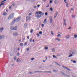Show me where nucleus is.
<instances>
[{"label": "nucleus", "instance_id": "nucleus-17", "mask_svg": "<svg viewBox=\"0 0 77 77\" xmlns=\"http://www.w3.org/2000/svg\"><path fill=\"white\" fill-rule=\"evenodd\" d=\"M45 50H48V48L47 47H45Z\"/></svg>", "mask_w": 77, "mask_h": 77}, {"label": "nucleus", "instance_id": "nucleus-59", "mask_svg": "<svg viewBox=\"0 0 77 77\" xmlns=\"http://www.w3.org/2000/svg\"><path fill=\"white\" fill-rule=\"evenodd\" d=\"M17 54H18V55H19V54H20V53H17Z\"/></svg>", "mask_w": 77, "mask_h": 77}, {"label": "nucleus", "instance_id": "nucleus-35", "mask_svg": "<svg viewBox=\"0 0 77 77\" xmlns=\"http://www.w3.org/2000/svg\"><path fill=\"white\" fill-rule=\"evenodd\" d=\"M52 50L53 52H54L55 51H54V49H52Z\"/></svg>", "mask_w": 77, "mask_h": 77}, {"label": "nucleus", "instance_id": "nucleus-52", "mask_svg": "<svg viewBox=\"0 0 77 77\" xmlns=\"http://www.w3.org/2000/svg\"><path fill=\"white\" fill-rule=\"evenodd\" d=\"M35 42V40L34 39H33L32 41V42Z\"/></svg>", "mask_w": 77, "mask_h": 77}, {"label": "nucleus", "instance_id": "nucleus-1", "mask_svg": "<svg viewBox=\"0 0 77 77\" xmlns=\"http://www.w3.org/2000/svg\"><path fill=\"white\" fill-rule=\"evenodd\" d=\"M44 14V13H42V12L41 11H37L35 14V15L37 17L40 18L41 17L43 16Z\"/></svg>", "mask_w": 77, "mask_h": 77}, {"label": "nucleus", "instance_id": "nucleus-47", "mask_svg": "<svg viewBox=\"0 0 77 77\" xmlns=\"http://www.w3.org/2000/svg\"><path fill=\"white\" fill-rule=\"evenodd\" d=\"M11 6H9V9H11Z\"/></svg>", "mask_w": 77, "mask_h": 77}, {"label": "nucleus", "instance_id": "nucleus-29", "mask_svg": "<svg viewBox=\"0 0 77 77\" xmlns=\"http://www.w3.org/2000/svg\"><path fill=\"white\" fill-rule=\"evenodd\" d=\"M72 18H74L75 17V16L72 15Z\"/></svg>", "mask_w": 77, "mask_h": 77}, {"label": "nucleus", "instance_id": "nucleus-55", "mask_svg": "<svg viewBox=\"0 0 77 77\" xmlns=\"http://www.w3.org/2000/svg\"><path fill=\"white\" fill-rule=\"evenodd\" d=\"M40 6V5H38V8H39V7Z\"/></svg>", "mask_w": 77, "mask_h": 77}, {"label": "nucleus", "instance_id": "nucleus-60", "mask_svg": "<svg viewBox=\"0 0 77 77\" xmlns=\"http://www.w3.org/2000/svg\"><path fill=\"white\" fill-rule=\"evenodd\" d=\"M34 8H36V6H35V7H34Z\"/></svg>", "mask_w": 77, "mask_h": 77}, {"label": "nucleus", "instance_id": "nucleus-15", "mask_svg": "<svg viewBox=\"0 0 77 77\" xmlns=\"http://www.w3.org/2000/svg\"><path fill=\"white\" fill-rule=\"evenodd\" d=\"M66 38H67L68 39H69V35L66 36Z\"/></svg>", "mask_w": 77, "mask_h": 77}, {"label": "nucleus", "instance_id": "nucleus-54", "mask_svg": "<svg viewBox=\"0 0 77 77\" xmlns=\"http://www.w3.org/2000/svg\"><path fill=\"white\" fill-rule=\"evenodd\" d=\"M5 1H2V2H1V3H3V2H4Z\"/></svg>", "mask_w": 77, "mask_h": 77}, {"label": "nucleus", "instance_id": "nucleus-30", "mask_svg": "<svg viewBox=\"0 0 77 77\" xmlns=\"http://www.w3.org/2000/svg\"><path fill=\"white\" fill-rule=\"evenodd\" d=\"M42 31L40 32H39V34H42Z\"/></svg>", "mask_w": 77, "mask_h": 77}, {"label": "nucleus", "instance_id": "nucleus-49", "mask_svg": "<svg viewBox=\"0 0 77 77\" xmlns=\"http://www.w3.org/2000/svg\"><path fill=\"white\" fill-rule=\"evenodd\" d=\"M27 39H29V36H28L27 37Z\"/></svg>", "mask_w": 77, "mask_h": 77}, {"label": "nucleus", "instance_id": "nucleus-5", "mask_svg": "<svg viewBox=\"0 0 77 77\" xmlns=\"http://www.w3.org/2000/svg\"><path fill=\"white\" fill-rule=\"evenodd\" d=\"M49 19L50 20V23H52V24H53V17L52 16H50L49 17Z\"/></svg>", "mask_w": 77, "mask_h": 77}, {"label": "nucleus", "instance_id": "nucleus-39", "mask_svg": "<svg viewBox=\"0 0 77 77\" xmlns=\"http://www.w3.org/2000/svg\"><path fill=\"white\" fill-rule=\"evenodd\" d=\"M64 25H65V26H66V22H64Z\"/></svg>", "mask_w": 77, "mask_h": 77}, {"label": "nucleus", "instance_id": "nucleus-38", "mask_svg": "<svg viewBox=\"0 0 77 77\" xmlns=\"http://www.w3.org/2000/svg\"><path fill=\"white\" fill-rule=\"evenodd\" d=\"M12 6H15V4H14V3L13 4H12Z\"/></svg>", "mask_w": 77, "mask_h": 77}, {"label": "nucleus", "instance_id": "nucleus-14", "mask_svg": "<svg viewBox=\"0 0 77 77\" xmlns=\"http://www.w3.org/2000/svg\"><path fill=\"white\" fill-rule=\"evenodd\" d=\"M20 61L21 60L19 59H18L17 60V62H20Z\"/></svg>", "mask_w": 77, "mask_h": 77}, {"label": "nucleus", "instance_id": "nucleus-46", "mask_svg": "<svg viewBox=\"0 0 77 77\" xmlns=\"http://www.w3.org/2000/svg\"><path fill=\"white\" fill-rule=\"evenodd\" d=\"M27 51H29V48H27Z\"/></svg>", "mask_w": 77, "mask_h": 77}, {"label": "nucleus", "instance_id": "nucleus-63", "mask_svg": "<svg viewBox=\"0 0 77 77\" xmlns=\"http://www.w3.org/2000/svg\"><path fill=\"white\" fill-rule=\"evenodd\" d=\"M1 4H0V8H1Z\"/></svg>", "mask_w": 77, "mask_h": 77}, {"label": "nucleus", "instance_id": "nucleus-64", "mask_svg": "<svg viewBox=\"0 0 77 77\" xmlns=\"http://www.w3.org/2000/svg\"><path fill=\"white\" fill-rule=\"evenodd\" d=\"M23 40H25V38H23Z\"/></svg>", "mask_w": 77, "mask_h": 77}, {"label": "nucleus", "instance_id": "nucleus-2", "mask_svg": "<svg viewBox=\"0 0 77 77\" xmlns=\"http://www.w3.org/2000/svg\"><path fill=\"white\" fill-rule=\"evenodd\" d=\"M14 13H12L9 16L8 18V19L11 20V19H12V18L14 17Z\"/></svg>", "mask_w": 77, "mask_h": 77}, {"label": "nucleus", "instance_id": "nucleus-18", "mask_svg": "<svg viewBox=\"0 0 77 77\" xmlns=\"http://www.w3.org/2000/svg\"><path fill=\"white\" fill-rule=\"evenodd\" d=\"M74 37L75 38H77V35L76 34H75L74 35Z\"/></svg>", "mask_w": 77, "mask_h": 77}, {"label": "nucleus", "instance_id": "nucleus-31", "mask_svg": "<svg viewBox=\"0 0 77 77\" xmlns=\"http://www.w3.org/2000/svg\"><path fill=\"white\" fill-rule=\"evenodd\" d=\"M59 36H61V35H60V34H58L57 35V37H59Z\"/></svg>", "mask_w": 77, "mask_h": 77}, {"label": "nucleus", "instance_id": "nucleus-20", "mask_svg": "<svg viewBox=\"0 0 77 77\" xmlns=\"http://www.w3.org/2000/svg\"><path fill=\"white\" fill-rule=\"evenodd\" d=\"M33 29H31L30 31V33H33Z\"/></svg>", "mask_w": 77, "mask_h": 77}, {"label": "nucleus", "instance_id": "nucleus-45", "mask_svg": "<svg viewBox=\"0 0 77 77\" xmlns=\"http://www.w3.org/2000/svg\"><path fill=\"white\" fill-rule=\"evenodd\" d=\"M56 63L57 64V65H59V66H60V65L59 64H58V63Z\"/></svg>", "mask_w": 77, "mask_h": 77}, {"label": "nucleus", "instance_id": "nucleus-34", "mask_svg": "<svg viewBox=\"0 0 77 77\" xmlns=\"http://www.w3.org/2000/svg\"><path fill=\"white\" fill-rule=\"evenodd\" d=\"M51 34H52V35H54V34L53 33V31H52L51 32Z\"/></svg>", "mask_w": 77, "mask_h": 77}, {"label": "nucleus", "instance_id": "nucleus-10", "mask_svg": "<svg viewBox=\"0 0 77 77\" xmlns=\"http://www.w3.org/2000/svg\"><path fill=\"white\" fill-rule=\"evenodd\" d=\"M58 14V13L57 12L56 14H55L54 15V18H56V17L57 16Z\"/></svg>", "mask_w": 77, "mask_h": 77}, {"label": "nucleus", "instance_id": "nucleus-33", "mask_svg": "<svg viewBox=\"0 0 77 77\" xmlns=\"http://www.w3.org/2000/svg\"><path fill=\"white\" fill-rule=\"evenodd\" d=\"M48 15V13L47 12L45 13V15Z\"/></svg>", "mask_w": 77, "mask_h": 77}, {"label": "nucleus", "instance_id": "nucleus-26", "mask_svg": "<svg viewBox=\"0 0 77 77\" xmlns=\"http://www.w3.org/2000/svg\"><path fill=\"white\" fill-rule=\"evenodd\" d=\"M27 42H26L25 44H24V45H27Z\"/></svg>", "mask_w": 77, "mask_h": 77}, {"label": "nucleus", "instance_id": "nucleus-23", "mask_svg": "<svg viewBox=\"0 0 77 77\" xmlns=\"http://www.w3.org/2000/svg\"><path fill=\"white\" fill-rule=\"evenodd\" d=\"M55 39L56 40H57V41H61L60 39H58V38H56Z\"/></svg>", "mask_w": 77, "mask_h": 77}, {"label": "nucleus", "instance_id": "nucleus-24", "mask_svg": "<svg viewBox=\"0 0 77 77\" xmlns=\"http://www.w3.org/2000/svg\"><path fill=\"white\" fill-rule=\"evenodd\" d=\"M30 42H31L32 41V38H31L29 40Z\"/></svg>", "mask_w": 77, "mask_h": 77}, {"label": "nucleus", "instance_id": "nucleus-62", "mask_svg": "<svg viewBox=\"0 0 77 77\" xmlns=\"http://www.w3.org/2000/svg\"><path fill=\"white\" fill-rule=\"evenodd\" d=\"M39 72L35 71V72Z\"/></svg>", "mask_w": 77, "mask_h": 77}, {"label": "nucleus", "instance_id": "nucleus-36", "mask_svg": "<svg viewBox=\"0 0 77 77\" xmlns=\"http://www.w3.org/2000/svg\"><path fill=\"white\" fill-rule=\"evenodd\" d=\"M1 6H2V5H5V4L4 3H2L1 4Z\"/></svg>", "mask_w": 77, "mask_h": 77}, {"label": "nucleus", "instance_id": "nucleus-4", "mask_svg": "<svg viewBox=\"0 0 77 77\" xmlns=\"http://www.w3.org/2000/svg\"><path fill=\"white\" fill-rule=\"evenodd\" d=\"M14 20H15V21H16V22H18L20 20H21V17H19L17 19H14Z\"/></svg>", "mask_w": 77, "mask_h": 77}, {"label": "nucleus", "instance_id": "nucleus-42", "mask_svg": "<svg viewBox=\"0 0 77 77\" xmlns=\"http://www.w3.org/2000/svg\"><path fill=\"white\" fill-rule=\"evenodd\" d=\"M17 59V57H14V60H15Z\"/></svg>", "mask_w": 77, "mask_h": 77}, {"label": "nucleus", "instance_id": "nucleus-16", "mask_svg": "<svg viewBox=\"0 0 77 77\" xmlns=\"http://www.w3.org/2000/svg\"><path fill=\"white\" fill-rule=\"evenodd\" d=\"M3 29H4V28H3V27L1 28H0V30H1L2 31V30H3Z\"/></svg>", "mask_w": 77, "mask_h": 77}, {"label": "nucleus", "instance_id": "nucleus-11", "mask_svg": "<svg viewBox=\"0 0 77 77\" xmlns=\"http://www.w3.org/2000/svg\"><path fill=\"white\" fill-rule=\"evenodd\" d=\"M13 35L14 36H17V35H18V33L17 32H15L13 33Z\"/></svg>", "mask_w": 77, "mask_h": 77}, {"label": "nucleus", "instance_id": "nucleus-3", "mask_svg": "<svg viewBox=\"0 0 77 77\" xmlns=\"http://www.w3.org/2000/svg\"><path fill=\"white\" fill-rule=\"evenodd\" d=\"M10 29L11 30H17V26H16L15 27L11 26L10 27Z\"/></svg>", "mask_w": 77, "mask_h": 77}, {"label": "nucleus", "instance_id": "nucleus-40", "mask_svg": "<svg viewBox=\"0 0 77 77\" xmlns=\"http://www.w3.org/2000/svg\"><path fill=\"white\" fill-rule=\"evenodd\" d=\"M34 59H35V58H31V60H34Z\"/></svg>", "mask_w": 77, "mask_h": 77}, {"label": "nucleus", "instance_id": "nucleus-8", "mask_svg": "<svg viewBox=\"0 0 77 77\" xmlns=\"http://www.w3.org/2000/svg\"><path fill=\"white\" fill-rule=\"evenodd\" d=\"M15 21H15V19H14L13 21L12 22L11 24V25H13V24H15Z\"/></svg>", "mask_w": 77, "mask_h": 77}, {"label": "nucleus", "instance_id": "nucleus-6", "mask_svg": "<svg viewBox=\"0 0 77 77\" xmlns=\"http://www.w3.org/2000/svg\"><path fill=\"white\" fill-rule=\"evenodd\" d=\"M30 16H27L26 17V21L30 20Z\"/></svg>", "mask_w": 77, "mask_h": 77}, {"label": "nucleus", "instance_id": "nucleus-37", "mask_svg": "<svg viewBox=\"0 0 77 77\" xmlns=\"http://www.w3.org/2000/svg\"><path fill=\"white\" fill-rule=\"evenodd\" d=\"M42 27H44V24H42Z\"/></svg>", "mask_w": 77, "mask_h": 77}, {"label": "nucleus", "instance_id": "nucleus-48", "mask_svg": "<svg viewBox=\"0 0 77 77\" xmlns=\"http://www.w3.org/2000/svg\"><path fill=\"white\" fill-rule=\"evenodd\" d=\"M46 8H48L49 7V5H48L47 6H46Z\"/></svg>", "mask_w": 77, "mask_h": 77}, {"label": "nucleus", "instance_id": "nucleus-56", "mask_svg": "<svg viewBox=\"0 0 77 77\" xmlns=\"http://www.w3.org/2000/svg\"><path fill=\"white\" fill-rule=\"evenodd\" d=\"M71 27H70L69 28V29H71Z\"/></svg>", "mask_w": 77, "mask_h": 77}, {"label": "nucleus", "instance_id": "nucleus-9", "mask_svg": "<svg viewBox=\"0 0 77 77\" xmlns=\"http://www.w3.org/2000/svg\"><path fill=\"white\" fill-rule=\"evenodd\" d=\"M24 26L25 27H27V23H25L24 24Z\"/></svg>", "mask_w": 77, "mask_h": 77}, {"label": "nucleus", "instance_id": "nucleus-22", "mask_svg": "<svg viewBox=\"0 0 77 77\" xmlns=\"http://www.w3.org/2000/svg\"><path fill=\"white\" fill-rule=\"evenodd\" d=\"M20 45L21 46V47H22V46L23 45V43H21L20 44Z\"/></svg>", "mask_w": 77, "mask_h": 77}, {"label": "nucleus", "instance_id": "nucleus-57", "mask_svg": "<svg viewBox=\"0 0 77 77\" xmlns=\"http://www.w3.org/2000/svg\"><path fill=\"white\" fill-rule=\"evenodd\" d=\"M21 40H19V42H21Z\"/></svg>", "mask_w": 77, "mask_h": 77}, {"label": "nucleus", "instance_id": "nucleus-50", "mask_svg": "<svg viewBox=\"0 0 77 77\" xmlns=\"http://www.w3.org/2000/svg\"><path fill=\"white\" fill-rule=\"evenodd\" d=\"M64 23H66V20H64Z\"/></svg>", "mask_w": 77, "mask_h": 77}, {"label": "nucleus", "instance_id": "nucleus-44", "mask_svg": "<svg viewBox=\"0 0 77 77\" xmlns=\"http://www.w3.org/2000/svg\"><path fill=\"white\" fill-rule=\"evenodd\" d=\"M37 35L38 36H39V34H37Z\"/></svg>", "mask_w": 77, "mask_h": 77}, {"label": "nucleus", "instance_id": "nucleus-41", "mask_svg": "<svg viewBox=\"0 0 77 77\" xmlns=\"http://www.w3.org/2000/svg\"><path fill=\"white\" fill-rule=\"evenodd\" d=\"M73 63H76V61H73Z\"/></svg>", "mask_w": 77, "mask_h": 77}, {"label": "nucleus", "instance_id": "nucleus-27", "mask_svg": "<svg viewBox=\"0 0 77 77\" xmlns=\"http://www.w3.org/2000/svg\"><path fill=\"white\" fill-rule=\"evenodd\" d=\"M50 10L51 11H53V8H50Z\"/></svg>", "mask_w": 77, "mask_h": 77}, {"label": "nucleus", "instance_id": "nucleus-21", "mask_svg": "<svg viewBox=\"0 0 77 77\" xmlns=\"http://www.w3.org/2000/svg\"><path fill=\"white\" fill-rule=\"evenodd\" d=\"M7 14L6 13V12H5L3 14V15H6Z\"/></svg>", "mask_w": 77, "mask_h": 77}, {"label": "nucleus", "instance_id": "nucleus-51", "mask_svg": "<svg viewBox=\"0 0 77 77\" xmlns=\"http://www.w3.org/2000/svg\"><path fill=\"white\" fill-rule=\"evenodd\" d=\"M53 71H54V72H56V70H53Z\"/></svg>", "mask_w": 77, "mask_h": 77}, {"label": "nucleus", "instance_id": "nucleus-58", "mask_svg": "<svg viewBox=\"0 0 77 77\" xmlns=\"http://www.w3.org/2000/svg\"><path fill=\"white\" fill-rule=\"evenodd\" d=\"M66 0H64V2H65V3H66Z\"/></svg>", "mask_w": 77, "mask_h": 77}, {"label": "nucleus", "instance_id": "nucleus-12", "mask_svg": "<svg viewBox=\"0 0 77 77\" xmlns=\"http://www.w3.org/2000/svg\"><path fill=\"white\" fill-rule=\"evenodd\" d=\"M62 66V67H63V68H66V69H67V70H69V69H68V68L67 67H65V66Z\"/></svg>", "mask_w": 77, "mask_h": 77}, {"label": "nucleus", "instance_id": "nucleus-61", "mask_svg": "<svg viewBox=\"0 0 77 77\" xmlns=\"http://www.w3.org/2000/svg\"><path fill=\"white\" fill-rule=\"evenodd\" d=\"M18 50H20V48H18Z\"/></svg>", "mask_w": 77, "mask_h": 77}, {"label": "nucleus", "instance_id": "nucleus-43", "mask_svg": "<svg viewBox=\"0 0 77 77\" xmlns=\"http://www.w3.org/2000/svg\"><path fill=\"white\" fill-rule=\"evenodd\" d=\"M50 3H52V1H50Z\"/></svg>", "mask_w": 77, "mask_h": 77}, {"label": "nucleus", "instance_id": "nucleus-32", "mask_svg": "<svg viewBox=\"0 0 77 77\" xmlns=\"http://www.w3.org/2000/svg\"><path fill=\"white\" fill-rule=\"evenodd\" d=\"M46 60H43V62H45V60H47V57H46Z\"/></svg>", "mask_w": 77, "mask_h": 77}, {"label": "nucleus", "instance_id": "nucleus-13", "mask_svg": "<svg viewBox=\"0 0 77 77\" xmlns=\"http://www.w3.org/2000/svg\"><path fill=\"white\" fill-rule=\"evenodd\" d=\"M53 57L54 58H55V59H57V57L56 56H55L54 55H53Z\"/></svg>", "mask_w": 77, "mask_h": 77}, {"label": "nucleus", "instance_id": "nucleus-28", "mask_svg": "<svg viewBox=\"0 0 77 77\" xmlns=\"http://www.w3.org/2000/svg\"><path fill=\"white\" fill-rule=\"evenodd\" d=\"M32 14V13H30L29 14V15L30 16V15H31Z\"/></svg>", "mask_w": 77, "mask_h": 77}, {"label": "nucleus", "instance_id": "nucleus-7", "mask_svg": "<svg viewBox=\"0 0 77 77\" xmlns=\"http://www.w3.org/2000/svg\"><path fill=\"white\" fill-rule=\"evenodd\" d=\"M47 19H46L44 20V21L43 22L44 24H47Z\"/></svg>", "mask_w": 77, "mask_h": 77}, {"label": "nucleus", "instance_id": "nucleus-19", "mask_svg": "<svg viewBox=\"0 0 77 77\" xmlns=\"http://www.w3.org/2000/svg\"><path fill=\"white\" fill-rule=\"evenodd\" d=\"M66 7H67V8H68V3H66Z\"/></svg>", "mask_w": 77, "mask_h": 77}, {"label": "nucleus", "instance_id": "nucleus-25", "mask_svg": "<svg viewBox=\"0 0 77 77\" xmlns=\"http://www.w3.org/2000/svg\"><path fill=\"white\" fill-rule=\"evenodd\" d=\"M72 57V54H71L70 55H69L68 57Z\"/></svg>", "mask_w": 77, "mask_h": 77}, {"label": "nucleus", "instance_id": "nucleus-53", "mask_svg": "<svg viewBox=\"0 0 77 77\" xmlns=\"http://www.w3.org/2000/svg\"><path fill=\"white\" fill-rule=\"evenodd\" d=\"M29 73H30V74H32V72H30Z\"/></svg>", "mask_w": 77, "mask_h": 77}]
</instances>
